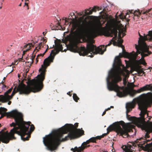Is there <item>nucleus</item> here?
I'll use <instances>...</instances> for the list:
<instances>
[{
  "label": "nucleus",
  "mask_w": 152,
  "mask_h": 152,
  "mask_svg": "<svg viewBox=\"0 0 152 152\" xmlns=\"http://www.w3.org/2000/svg\"><path fill=\"white\" fill-rule=\"evenodd\" d=\"M5 77H4V78H3V80H5Z\"/></svg>",
  "instance_id": "nucleus-55"
},
{
  "label": "nucleus",
  "mask_w": 152,
  "mask_h": 152,
  "mask_svg": "<svg viewBox=\"0 0 152 152\" xmlns=\"http://www.w3.org/2000/svg\"><path fill=\"white\" fill-rule=\"evenodd\" d=\"M113 130L117 133V135L124 137V136L128 135V132H130L131 129L128 128L123 121H121L115 122L109 126L107 129V133H109Z\"/></svg>",
  "instance_id": "nucleus-10"
},
{
  "label": "nucleus",
  "mask_w": 152,
  "mask_h": 152,
  "mask_svg": "<svg viewBox=\"0 0 152 152\" xmlns=\"http://www.w3.org/2000/svg\"><path fill=\"white\" fill-rule=\"evenodd\" d=\"M144 98L145 99L146 101L145 102H146L148 105L147 103L150 102L152 101V93L149 92L146 94H143Z\"/></svg>",
  "instance_id": "nucleus-20"
},
{
  "label": "nucleus",
  "mask_w": 152,
  "mask_h": 152,
  "mask_svg": "<svg viewBox=\"0 0 152 152\" xmlns=\"http://www.w3.org/2000/svg\"><path fill=\"white\" fill-rule=\"evenodd\" d=\"M139 35L140 38L138 41H142L145 42V40L150 41L152 40V31H149L148 34L146 35H144V37L140 35V33H139Z\"/></svg>",
  "instance_id": "nucleus-17"
},
{
  "label": "nucleus",
  "mask_w": 152,
  "mask_h": 152,
  "mask_svg": "<svg viewBox=\"0 0 152 152\" xmlns=\"http://www.w3.org/2000/svg\"><path fill=\"white\" fill-rule=\"evenodd\" d=\"M82 132H84V131H82Z\"/></svg>",
  "instance_id": "nucleus-64"
},
{
  "label": "nucleus",
  "mask_w": 152,
  "mask_h": 152,
  "mask_svg": "<svg viewBox=\"0 0 152 152\" xmlns=\"http://www.w3.org/2000/svg\"><path fill=\"white\" fill-rule=\"evenodd\" d=\"M30 122H25L23 121V118L20 121L19 124H17L11 130L10 132V140H15L16 138L14 135L15 133L18 134L21 136V139L24 141L28 140L30 137V135H28L26 137H24L27 135L28 133L27 132L28 130L30 125Z\"/></svg>",
  "instance_id": "nucleus-7"
},
{
  "label": "nucleus",
  "mask_w": 152,
  "mask_h": 152,
  "mask_svg": "<svg viewBox=\"0 0 152 152\" xmlns=\"http://www.w3.org/2000/svg\"><path fill=\"white\" fill-rule=\"evenodd\" d=\"M70 15L71 16L72 18L73 19V20H72V22L71 23H70L69 25H70L71 23L72 24V27H71V32H70L71 34H72L75 37L77 38V39H81V38H84L85 37H77L76 36H75V35L74 34H73L72 32V23L73 21L76 20H74V19H75L76 18V16L75 15V14L73 12H71L70 13Z\"/></svg>",
  "instance_id": "nucleus-21"
},
{
  "label": "nucleus",
  "mask_w": 152,
  "mask_h": 152,
  "mask_svg": "<svg viewBox=\"0 0 152 152\" xmlns=\"http://www.w3.org/2000/svg\"><path fill=\"white\" fill-rule=\"evenodd\" d=\"M138 18H137V17H136L135 19V20H137V19H138Z\"/></svg>",
  "instance_id": "nucleus-51"
},
{
  "label": "nucleus",
  "mask_w": 152,
  "mask_h": 152,
  "mask_svg": "<svg viewBox=\"0 0 152 152\" xmlns=\"http://www.w3.org/2000/svg\"><path fill=\"white\" fill-rule=\"evenodd\" d=\"M80 147H79L78 148H77V147H75V151H76L77 152H83V151H81L80 150Z\"/></svg>",
  "instance_id": "nucleus-32"
},
{
  "label": "nucleus",
  "mask_w": 152,
  "mask_h": 152,
  "mask_svg": "<svg viewBox=\"0 0 152 152\" xmlns=\"http://www.w3.org/2000/svg\"><path fill=\"white\" fill-rule=\"evenodd\" d=\"M111 24L107 22L106 24V26L103 27L102 25L98 28L92 29L90 31L89 35L87 37H95L99 35V32H101L104 35L107 37H114L111 40L109 43L105 47L104 45H101L97 47L92 43H90L87 45L86 48L84 47H79L78 44L79 40L77 39H74L70 42V44L67 45V48L71 51L77 53L80 56H87L88 57H93L94 56L98 54H103L106 50V48L110 46L113 43L114 45L116 42L115 40L117 38L118 30L119 27L117 25H114L111 27Z\"/></svg>",
  "instance_id": "nucleus-1"
},
{
  "label": "nucleus",
  "mask_w": 152,
  "mask_h": 152,
  "mask_svg": "<svg viewBox=\"0 0 152 152\" xmlns=\"http://www.w3.org/2000/svg\"><path fill=\"white\" fill-rule=\"evenodd\" d=\"M25 5H26L27 6H28V3H27L26 2L25 3Z\"/></svg>",
  "instance_id": "nucleus-45"
},
{
  "label": "nucleus",
  "mask_w": 152,
  "mask_h": 152,
  "mask_svg": "<svg viewBox=\"0 0 152 152\" xmlns=\"http://www.w3.org/2000/svg\"><path fill=\"white\" fill-rule=\"evenodd\" d=\"M72 97L73 99L76 102H77L78 100H79V98L77 96V94H73Z\"/></svg>",
  "instance_id": "nucleus-25"
},
{
  "label": "nucleus",
  "mask_w": 152,
  "mask_h": 152,
  "mask_svg": "<svg viewBox=\"0 0 152 152\" xmlns=\"http://www.w3.org/2000/svg\"><path fill=\"white\" fill-rule=\"evenodd\" d=\"M33 54H34V53H33ZM32 56H33V54H32ZM35 56H33V57H35Z\"/></svg>",
  "instance_id": "nucleus-54"
},
{
  "label": "nucleus",
  "mask_w": 152,
  "mask_h": 152,
  "mask_svg": "<svg viewBox=\"0 0 152 152\" xmlns=\"http://www.w3.org/2000/svg\"><path fill=\"white\" fill-rule=\"evenodd\" d=\"M30 131L28 132V133L30 134L32 132L34 129L35 127L33 124H31V123L30 124Z\"/></svg>",
  "instance_id": "nucleus-26"
},
{
  "label": "nucleus",
  "mask_w": 152,
  "mask_h": 152,
  "mask_svg": "<svg viewBox=\"0 0 152 152\" xmlns=\"http://www.w3.org/2000/svg\"><path fill=\"white\" fill-rule=\"evenodd\" d=\"M2 8V6L0 7V9H1Z\"/></svg>",
  "instance_id": "nucleus-59"
},
{
  "label": "nucleus",
  "mask_w": 152,
  "mask_h": 152,
  "mask_svg": "<svg viewBox=\"0 0 152 152\" xmlns=\"http://www.w3.org/2000/svg\"><path fill=\"white\" fill-rule=\"evenodd\" d=\"M23 60L22 58H20L19 61H22V60Z\"/></svg>",
  "instance_id": "nucleus-48"
},
{
  "label": "nucleus",
  "mask_w": 152,
  "mask_h": 152,
  "mask_svg": "<svg viewBox=\"0 0 152 152\" xmlns=\"http://www.w3.org/2000/svg\"><path fill=\"white\" fill-rule=\"evenodd\" d=\"M91 9H86L80 13V15L83 16L79 18L77 20L74 21L72 23V32L75 36L81 37H87L90 32L88 31V22L86 20L87 17H84L91 15L93 12Z\"/></svg>",
  "instance_id": "nucleus-5"
},
{
  "label": "nucleus",
  "mask_w": 152,
  "mask_h": 152,
  "mask_svg": "<svg viewBox=\"0 0 152 152\" xmlns=\"http://www.w3.org/2000/svg\"><path fill=\"white\" fill-rule=\"evenodd\" d=\"M99 7H98L94 6L91 10L93 11V12H96V9H98L99 10Z\"/></svg>",
  "instance_id": "nucleus-35"
},
{
  "label": "nucleus",
  "mask_w": 152,
  "mask_h": 152,
  "mask_svg": "<svg viewBox=\"0 0 152 152\" xmlns=\"http://www.w3.org/2000/svg\"><path fill=\"white\" fill-rule=\"evenodd\" d=\"M26 2L27 1H28V0H25Z\"/></svg>",
  "instance_id": "nucleus-62"
},
{
  "label": "nucleus",
  "mask_w": 152,
  "mask_h": 152,
  "mask_svg": "<svg viewBox=\"0 0 152 152\" xmlns=\"http://www.w3.org/2000/svg\"><path fill=\"white\" fill-rule=\"evenodd\" d=\"M113 107H113V106H111L110 108H113Z\"/></svg>",
  "instance_id": "nucleus-52"
},
{
  "label": "nucleus",
  "mask_w": 152,
  "mask_h": 152,
  "mask_svg": "<svg viewBox=\"0 0 152 152\" xmlns=\"http://www.w3.org/2000/svg\"><path fill=\"white\" fill-rule=\"evenodd\" d=\"M114 71H110L107 79V87L110 91H114L117 93V95L121 97L125 96L124 86H119L117 84L121 81V76L124 77L123 79V84L124 86L127 84L126 78L128 77L129 73V70L121 62L119 56H116L115 58V63L113 65Z\"/></svg>",
  "instance_id": "nucleus-3"
},
{
  "label": "nucleus",
  "mask_w": 152,
  "mask_h": 152,
  "mask_svg": "<svg viewBox=\"0 0 152 152\" xmlns=\"http://www.w3.org/2000/svg\"><path fill=\"white\" fill-rule=\"evenodd\" d=\"M14 95L12 94L10 96L7 95L4 96L3 95H0L1 101L3 103L7 102L8 101L11 99Z\"/></svg>",
  "instance_id": "nucleus-18"
},
{
  "label": "nucleus",
  "mask_w": 152,
  "mask_h": 152,
  "mask_svg": "<svg viewBox=\"0 0 152 152\" xmlns=\"http://www.w3.org/2000/svg\"><path fill=\"white\" fill-rule=\"evenodd\" d=\"M151 10H152V8H151L148 10H147L145 11L141 12H140V11L138 10L137 11L136 10L135 11H134L132 10L131 11L129 10V12H126V15L125 16H122V14H120V18L121 19H123L124 18H126V17L127 16V15H129V14H133L134 15V19L135 20L136 17H137V18H139L140 17V15L141 13H142L143 14H146L148 17H151V15H150V13H149V12H150Z\"/></svg>",
  "instance_id": "nucleus-14"
},
{
  "label": "nucleus",
  "mask_w": 152,
  "mask_h": 152,
  "mask_svg": "<svg viewBox=\"0 0 152 152\" xmlns=\"http://www.w3.org/2000/svg\"><path fill=\"white\" fill-rule=\"evenodd\" d=\"M122 33H123V36L122 37H124L125 36V34L123 33V31H122L121 32L119 31L118 34V39L117 40V43L119 47H121L122 48L123 52L122 53H120L119 54V56H118L119 57L120 59L121 57H124L134 60H136L137 54L135 53L134 51H133L132 53H129L126 52L124 50V46L122 44L123 42V40L121 39L122 38L121 36V34Z\"/></svg>",
  "instance_id": "nucleus-12"
},
{
  "label": "nucleus",
  "mask_w": 152,
  "mask_h": 152,
  "mask_svg": "<svg viewBox=\"0 0 152 152\" xmlns=\"http://www.w3.org/2000/svg\"><path fill=\"white\" fill-rule=\"evenodd\" d=\"M4 130H2L0 132V141L2 142L8 143L10 140V132L6 133L4 132Z\"/></svg>",
  "instance_id": "nucleus-16"
},
{
  "label": "nucleus",
  "mask_w": 152,
  "mask_h": 152,
  "mask_svg": "<svg viewBox=\"0 0 152 152\" xmlns=\"http://www.w3.org/2000/svg\"><path fill=\"white\" fill-rule=\"evenodd\" d=\"M106 110H105L103 112L102 115L103 116L104 115L106 114Z\"/></svg>",
  "instance_id": "nucleus-41"
},
{
  "label": "nucleus",
  "mask_w": 152,
  "mask_h": 152,
  "mask_svg": "<svg viewBox=\"0 0 152 152\" xmlns=\"http://www.w3.org/2000/svg\"><path fill=\"white\" fill-rule=\"evenodd\" d=\"M96 142V140L95 137H92L85 142H84V144H89L90 142Z\"/></svg>",
  "instance_id": "nucleus-22"
},
{
  "label": "nucleus",
  "mask_w": 152,
  "mask_h": 152,
  "mask_svg": "<svg viewBox=\"0 0 152 152\" xmlns=\"http://www.w3.org/2000/svg\"><path fill=\"white\" fill-rule=\"evenodd\" d=\"M42 45L43 43L42 42H40L39 44L38 45L36 48L33 52V53H34L36 51H37L36 52L38 51L39 49H40L41 46H42Z\"/></svg>",
  "instance_id": "nucleus-27"
},
{
  "label": "nucleus",
  "mask_w": 152,
  "mask_h": 152,
  "mask_svg": "<svg viewBox=\"0 0 152 152\" xmlns=\"http://www.w3.org/2000/svg\"><path fill=\"white\" fill-rule=\"evenodd\" d=\"M0 114L1 115L0 117V119L5 116H7V117L13 118L15 123L12 122L10 124V126L11 127L13 126L14 127L16 126L17 124H19L20 121L23 118V115L16 110H12L10 112H2Z\"/></svg>",
  "instance_id": "nucleus-13"
},
{
  "label": "nucleus",
  "mask_w": 152,
  "mask_h": 152,
  "mask_svg": "<svg viewBox=\"0 0 152 152\" xmlns=\"http://www.w3.org/2000/svg\"><path fill=\"white\" fill-rule=\"evenodd\" d=\"M127 86L128 87L133 89L130 92V95L132 96H134L137 93H140L143 91L152 89V86H151L150 85H147L137 91L133 89L134 87L136 86L133 83H129Z\"/></svg>",
  "instance_id": "nucleus-15"
},
{
  "label": "nucleus",
  "mask_w": 152,
  "mask_h": 152,
  "mask_svg": "<svg viewBox=\"0 0 152 152\" xmlns=\"http://www.w3.org/2000/svg\"><path fill=\"white\" fill-rule=\"evenodd\" d=\"M27 48L26 49V50H23V55H24L26 52H27V51H28L29 50H30V47H29V46H28V47H27Z\"/></svg>",
  "instance_id": "nucleus-33"
},
{
  "label": "nucleus",
  "mask_w": 152,
  "mask_h": 152,
  "mask_svg": "<svg viewBox=\"0 0 152 152\" xmlns=\"http://www.w3.org/2000/svg\"><path fill=\"white\" fill-rule=\"evenodd\" d=\"M21 3H20V4L19 5V6H21Z\"/></svg>",
  "instance_id": "nucleus-53"
},
{
  "label": "nucleus",
  "mask_w": 152,
  "mask_h": 152,
  "mask_svg": "<svg viewBox=\"0 0 152 152\" xmlns=\"http://www.w3.org/2000/svg\"><path fill=\"white\" fill-rule=\"evenodd\" d=\"M63 49L62 45L58 42L56 44L55 49L52 50L50 56L44 60L43 65H42L41 68L39 70L41 72L40 74L38 75V77H40L42 81H43L45 79L46 69L47 67L50 65L51 63L53 62L56 55L58 54L60 51L63 52Z\"/></svg>",
  "instance_id": "nucleus-8"
},
{
  "label": "nucleus",
  "mask_w": 152,
  "mask_h": 152,
  "mask_svg": "<svg viewBox=\"0 0 152 152\" xmlns=\"http://www.w3.org/2000/svg\"><path fill=\"white\" fill-rule=\"evenodd\" d=\"M102 7L104 8V9L103 10V11L102 12H104V13H106V12H107L106 8L104 6H103Z\"/></svg>",
  "instance_id": "nucleus-37"
},
{
  "label": "nucleus",
  "mask_w": 152,
  "mask_h": 152,
  "mask_svg": "<svg viewBox=\"0 0 152 152\" xmlns=\"http://www.w3.org/2000/svg\"><path fill=\"white\" fill-rule=\"evenodd\" d=\"M42 39L43 40V42H44L43 43V44H44V43H45L47 41L46 40V39L43 38Z\"/></svg>",
  "instance_id": "nucleus-42"
},
{
  "label": "nucleus",
  "mask_w": 152,
  "mask_h": 152,
  "mask_svg": "<svg viewBox=\"0 0 152 152\" xmlns=\"http://www.w3.org/2000/svg\"><path fill=\"white\" fill-rule=\"evenodd\" d=\"M43 34H44V35H45V34H44V32H43Z\"/></svg>",
  "instance_id": "nucleus-60"
},
{
  "label": "nucleus",
  "mask_w": 152,
  "mask_h": 152,
  "mask_svg": "<svg viewBox=\"0 0 152 152\" xmlns=\"http://www.w3.org/2000/svg\"><path fill=\"white\" fill-rule=\"evenodd\" d=\"M34 44L35 43L34 42H33L31 43H28V44L25 45L24 48H27L28 46H29V47H33Z\"/></svg>",
  "instance_id": "nucleus-28"
},
{
  "label": "nucleus",
  "mask_w": 152,
  "mask_h": 152,
  "mask_svg": "<svg viewBox=\"0 0 152 152\" xmlns=\"http://www.w3.org/2000/svg\"><path fill=\"white\" fill-rule=\"evenodd\" d=\"M12 88L9 89L8 91H7L5 93L4 96H6L7 95H8V94L11 93L12 91Z\"/></svg>",
  "instance_id": "nucleus-30"
},
{
  "label": "nucleus",
  "mask_w": 152,
  "mask_h": 152,
  "mask_svg": "<svg viewBox=\"0 0 152 152\" xmlns=\"http://www.w3.org/2000/svg\"><path fill=\"white\" fill-rule=\"evenodd\" d=\"M20 77V76L19 75H18V77Z\"/></svg>",
  "instance_id": "nucleus-61"
},
{
  "label": "nucleus",
  "mask_w": 152,
  "mask_h": 152,
  "mask_svg": "<svg viewBox=\"0 0 152 152\" xmlns=\"http://www.w3.org/2000/svg\"><path fill=\"white\" fill-rule=\"evenodd\" d=\"M28 71H29V69H28V70L27 71H26V72H28Z\"/></svg>",
  "instance_id": "nucleus-57"
},
{
  "label": "nucleus",
  "mask_w": 152,
  "mask_h": 152,
  "mask_svg": "<svg viewBox=\"0 0 152 152\" xmlns=\"http://www.w3.org/2000/svg\"><path fill=\"white\" fill-rule=\"evenodd\" d=\"M74 150H75V148H72L71 149V150L72 151H73V152H74Z\"/></svg>",
  "instance_id": "nucleus-46"
},
{
  "label": "nucleus",
  "mask_w": 152,
  "mask_h": 152,
  "mask_svg": "<svg viewBox=\"0 0 152 152\" xmlns=\"http://www.w3.org/2000/svg\"><path fill=\"white\" fill-rule=\"evenodd\" d=\"M138 65H137L136 68V70H138V69H142V70H144V69L143 68H141V66L139 65L140 64H138Z\"/></svg>",
  "instance_id": "nucleus-34"
},
{
  "label": "nucleus",
  "mask_w": 152,
  "mask_h": 152,
  "mask_svg": "<svg viewBox=\"0 0 152 152\" xmlns=\"http://www.w3.org/2000/svg\"><path fill=\"white\" fill-rule=\"evenodd\" d=\"M78 123H75L74 126L66 124L58 130L54 132L52 135H48L43 137V142L47 149L53 151L56 148L61 141L72 140L79 136L80 131L76 128Z\"/></svg>",
  "instance_id": "nucleus-2"
},
{
  "label": "nucleus",
  "mask_w": 152,
  "mask_h": 152,
  "mask_svg": "<svg viewBox=\"0 0 152 152\" xmlns=\"http://www.w3.org/2000/svg\"><path fill=\"white\" fill-rule=\"evenodd\" d=\"M1 126V124H0V127Z\"/></svg>",
  "instance_id": "nucleus-63"
},
{
  "label": "nucleus",
  "mask_w": 152,
  "mask_h": 152,
  "mask_svg": "<svg viewBox=\"0 0 152 152\" xmlns=\"http://www.w3.org/2000/svg\"><path fill=\"white\" fill-rule=\"evenodd\" d=\"M67 94L69 96H71L72 95V94H71V92L70 91H69L67 93Z\"/></svg>",
  "instance_id": "nucleus-40"
},
{
  "label": "nucleus",
  "mask_w": 152,
  "mask_h": 152,
  "mask_svg": "<svg viewBox=\"0 0 152 152\" xmlns=\"http://www.w3.org/2000/svg\"><path fill=\"white\" fill-rule=\"evenodd\" d=\"M14 95L12 94L10 96L7 95L4 96L3 95H0L1 101L3 103L7 102L8 101L11 99Z\"/></svg>",
  "instance_id": "nucleus-19"
},
{
  "label": "nucleus",
  "mask_w": 152,
  "mask_h": 152,
  "mask_svg": "<svg viewBox=\"0 0 152 152\" xmlns=\"http://www.w3.org/2000/svg\"><path fill=\"white\" fill-rule=\"evenodd\" d=\"M144 70L142 69H138L136 70V71L137 72V74L138 75L140 76H142L143 74H144V75L145 76V72H144Z\"/></svg>",
  "instance_id": "nucleus-24"
},
{
  "label": "nucleus",
  "mask_w": 152,
  "mask_h": 152,
  "mask_svg": "<svg viewBox=\"0 0 152 152\" xmlns=\"http://www.w3.org/2000/svg\"><path fill=\"white\" fill-rule=\"evenodd\" d=\"M126 107L127 118L138 127H144L145 115H148L147 103L139 98H135L133 102L126 103Z\"/></svg>",
  "instance_id": "nucleus-4"
},
{
  "label": "nucleus",
  "mask_w": 152,
  "mask_h": 152,
  "mask_svg": "<svg viewBox=\"0 0 152 152\" xmlns=\"http://www.w3.org/2000/svg\"><path fill=\"white\" fill-rule=\"evenodd\" d=\"M39 58H37V57L36 58V63H37L38 62V59Z\"/></svg>",
  "instance_id": "nucleus-47"
},
{
  "label": "nucleus",
  "mask_w": 152,
  "mask_h": 152,
  "mask_svg": "<svg viewBox=\"0 0 152 152\" xmlns=\"http://www.w3.org/2000/svg\"><path fill=\"white\" fill-rule=\"evenodd\" d=\"M6 128H4V130H6Z\"/></svg>",
  "instance_id": "nucleus-58"
},
{
  "label": "nucleus",
  "mask_w": 152,
  "mask_h": 152,
  "mask_svg": "<svg viewBox=\"0 0 152 152\" xmlns=\"http://www.w3.org/2000/svg\"><path fill=\"white\" fill-rule=\"evenodd\" d=\"M95 137V138L96 139V140H100L102 138V137H101V136H97L96 137Z\"/></svg>",
  "instance_id": "nucleus-36"
},
{
  "label": "nucleus",
  "mask_w": 152,
  "mask_h": 152,
  "mask_svg": "<svg viewBox=\"0 0 152 152\" xmlns=\"http://www.w3.org/2000/svg\"><path fill=\"white\" fill-rule=\"evenodd\" d=\"M34 58V57H33V56H31V62H30V64H29V65H28V66L29 67V68H30L31 67V65L33 63L34 61L33 60ZM28 63H29V62H28Z\"/></svg>",
  "instance_id": "nucleus-29"
},
{
  "label": "nucleus",
  "mask_w": 152,
  "mask_h": 152,
  "mask_svg": "<svg viewBox=\"0 0 152 152\" xmlns=\"http://www.w3.org/2000/svg\"><path fill=\"white\" fill-rule=\"evenodd\" d=\"M126 20L127 22H128L129 21V19H127Z\"/></svg>",
  "instance_id": "nucleus-50"
},
{
  "label": "nucleus",
  "mask_w": 152,
  "mask_h": 152,
  "mask_svg": "<svg viewBox=\"0 0 152 152\" xmlns=\"http://www.w3.org/2000/svg\"><path fill=\"white\" fill-rule=\"evenodd\" d=\"M8 101H9V102H8V105H10L11 104V101H10L9 100Z\"/></svg>",
  "instance_id": "nucleus-44"
},
{
  "label": "nucleus",
  "mask_w": 152,
  "mask_h": 152,
  "mask_svg": "<svg viewBox=\"0 0 152 152\" xmlns=\"http://www.w3.org/2000/svg\"><path fill=\"white\" fill-rule=\"evenodd\" d=\"M47 46H48L47 48L45 50V52L43 54H39L37 56V58H39V57H40V56L43 57V56L45 54L47 51L48 50V45H47Z\"/></svg>",
  "instance_id": "nucleus-31"
},
{
  "label": "nucleus",
  "mask_w": 152,
  "mask_h": 152,
  "mask_svg": "<svg viewBox=\"0 0 152 152\" xmlns=\"http://www.w3.org/2000/svg\"><path fill=\"white\" fill-rule=\"evenodd\" d=\"M149 133L148 132H147L145 137L137 139L136 141V143L132 142L131 143V145L128 144L127 146H130L131 145V148L133 149V147H135L137 146V145L139 147H140L144 151H147V152H151L152 151V142L149 144L147 143L146 145H144L145 143L152 140V138L150 139L147 140V138L150 137Z\"/></svg>",
  "instance_id": "nucleus-11"
},
{
  "label": "nucleus",
  "mask_w": 152,
  "mask_h": 152,
  "mask_svg": "<svg viewBox=\"0 0 152 152\" xmlns=\"http://www.w3.org/2000/svg\"><path fill=\"white\" fill-rule=\"evenodd\" d=\"M107 133H104V134H103L102 135H101V137H102V138H103L104 137V136H106L107 135V134H108Z\"/></svg>",
  "instance_id": "nucleus-38"
},
{
  "label": "nucleus",
  "mask_w": 152,
  "mask_h": 152,
  "mask_svg": "<svg viewBox=\"0 0 152 152\" xmlns=\"http://www.w3.org/2000/svg\"><path fill=\"white\" fill-rule=\"evenodd\" d=\"M1 83H2V84L3 85V87L6 88V86L5 84H4V82L2 81L1 82Z\"/></svg>",
  "instance_id": "nucleus-39"
},
{
  "label": "nucleus",
  "mask_w": 152,
  "mask_h": 152,
  "mask_svg": "<svg viewBox=\"0 0 152 152\" xmlns=\"http://www.w3.org/2000/svg\"><path fill=\"white\" fill-rule=\"evenodd\" d=\"M59 27H60L61 28H62V27H61V26H60L59 25Z\"/></svg>",
  "instance_id": "nucleus-56"
},
{
  "label": "nucleus",
  "mask_w": 152,
  "mask_h": 152,
  "mask_svg": "<svg viewBox=\"0 0 152 152\" xmlns=\"http://www.w3.org/2000/svg\"><path fill=\"white\" fill-rule=\"evenodd\" d=\"M83 143L80 146L81 148L80 149L81 151H83L85 148L90 146V145H87L88 144H84Z\"/></svg>",
  "instance_id": "nucleus-23"
},
{
  "label": "nucleus",
  "mask_w": 152,
  "mask_h": 152,
  "mask_svg": "<svg viewBox=\"0 0 152 152\" xmlns=\"http://www.w3.org/2000/svg\"><path fill=\"white\" fill-rule=\"evenodd\" d=\"M138 45H135V48L137 50V53L136 54H137V56L138 55V54H141V58L137 61V63L138 64H142L145 66L147 64V63L144 58L151 54L152 52L149 50V47L147 45L145 42L140 40L138 41Z\"/></svg>",
  "instance_id": "nucleus-9"
},
{
  "label": "nucleus",
  "mask_w": 152,
  "mask_h": 152,
  "mask_svg": "<svg viewBox=\"0 0 152 152\" xmlns=\"http://www.w3.org/2000/svg\"><path fill=\"white\" fill-rule=\"evenodd\" d=\"M110 110V108L109 107V108H107V109H106L105 110H106V111H107Z\"/></svg>",
  "instance_id": "nucleus-43"
},
{
  "label": "nucleus",
  "mask_w": 152,
  "mask_h": 152,
  "mask_svg": "<svg viewBox=\"0 0 152 152\" xmlns=\"http://www.w3.org/2000/svg\"><path fill=\"white\" fill-rule=\"evenodd\" d=\"M63 42L64 43H65L66 46V44L65 42V41H64V40H63Z\"/></svg>",
  "instance_id": "nucleus-49"
},
{
  "label": "nucleus",
  "mask_w": 152,
  "mask_h": 152,
  "mask_svg": "<svg viewBox=\"0 0 152 152\" xmlns=\"http://www.w3.org/2000/svg\"><path fill=\"white\" fill-rule=\"evenodd\" d=\"M23 76L25 77L24 79L19 84L17 88L16 86L14 88L12 94L15 95L16 93L19 92L20 94H28L31 92H36L39 91L43 88V81H42L39 77H38V79H34L31 80H28L26 82L28 85L26 86L23 83L24 80H26L25 79L26 78V74L24 73Z\"/></svg>",
  "instance_id": "nucleus-6"
}]
</instances>
